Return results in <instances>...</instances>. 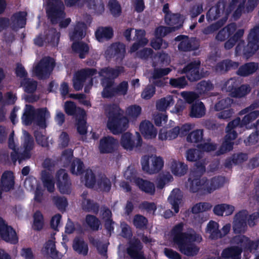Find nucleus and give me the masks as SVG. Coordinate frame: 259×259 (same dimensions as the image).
Listing matches in <instances>:
<instances>
[{
    "instance_id": "f257e3e1",
    "label": "nucleus",
    "mask_w": 259,
    "mask_h": 259,
    "mask_svg": "<svg viewBox=\"0 0 259 259\" xmlns=\"http://www.w3.org/2000/svg\"><path fill=\"white\" fill-rule=\"evenodd\" d=\"M184 224L179 223L173 227L171 230L174 242L177 245L179 251L187 256L196 255L199 248L194 243H200L202 240L201 236L194 230L190 232H183Z\"/></svg>"
},
{
    "instance_id": "f03ea898",
    "label": "nucleus",
    "mask_w": 259,
    "mask_h": 259,
    "mask_svg": "<svg viewBox=\"0 0 259 259\" xmlns=\"http://www.w3.org/2000/svg\"><path fill=\"white\" fill-rule=\"evenodd\" d=\"M200 177L191 175L188 179L190 192L194 193L203 190L207 193H211L217 189L222 187L225 183V177L222 176L214 177L210 180L205 177L202 179Z\"/></svg>"
},
{
    "instance_id": "7ed1b4c3",
    "label": "nucleus",
    "mask_w": 259,
    "mask_h": 259,
    "mask_svg": "<svg viewBox=\"0 0 259 259\" xmlns=\"http://www.w3.org/2000/svg\"><path fill=\"white\" fill-rule=\"evenodd\" d=\"M123 114V111L118 105L113 104L110 106L107 126L114 135L122 133L128 126V120Z\"/></svg>"
},
{
    "instance_id": "20e7f679",
    "label": "nucleus",
    "mask_w": 259,
    "mask_h": 259,
    "mask_svg": "<svg viewBox=\"0 0 259 259\" xmlns=\"http://www.w3.org/2000/svg\"><path fill=\"white\" fill-rule=\"evenodd\" d=\"M247 40L248 44L246 46H244L245 42L241 39L238 41L235 52L238 55L242 54L244 57L249 58L259 49V23L250 29Z\"/></svg>"
},
{
    "instance_id": "39448f33",
    "label": "nucleus",
    "mask_w": 259,
    "mask_h": 259,
    "mask_svg": "<svg viewBox=\"0 0 259 259\" xmlns=\"http://www.w3.org/2000/svg\"><path fill=\"white\" fill-rule=\"evenodd\" d=\"M65 7L61 0H49L47 14L53 24L59 23L60 28H66L71 22L68 18L61 20L65 17Z\"/></svg>"
},
{
    "instance_id": "423d86ee",
    "label": "nucleus",
    "mask_w": 259,
    "mask_h": 259,
    "mask_svg": "<svg viewBox=\"0 0 259 259\" xmlns=\"http://www.w3.org/2000/svg\"><path fill=\"white\" fill-rule=\"evenodd\" d=\"M55 66V62L50 57L42 58L33 68V72L39 79H45L49 77Z\"/></svg>"
},
{
    "instance_id": "0eeeda50",
    "label": "nucleus",
    "mask_w": 259,
    "mask_h": 259,
    "mask_svg": "<svg viewBox=\"0 0 259 259\" xmlns=\"http://www.w3.org/2000/svg\"><path fill=\"white\" fill-rule=\"evenodd\" d=\"M64 166L67 167L70 164V172L73 175H80L84 172L83 162L79 158L72 160L73 151L71 149L65 150L62 152Z\"/></svg>"
},
{
    "instance_id": "6e6552de",
    "label": "nucleus",
    "mask_w": 259,
    "mask_h": 259,
    "mask_svg": "<svg viewBox=\"0 0 259 259\" xmlns=\"http://www.w3.org/2000/svg\"><path fill=\"white\" fill-rule=\"evenodd\" d=\"M142 170L149 174L159 172L164 165L163 159L160 157H151L149 155H144L141 159Z\"/></svg>"
},
{
    "instance_id": "1a4fd4ad",
    "label": "nucleus",
    "mask_w": 259,
    "mask_h": 259,
    "mask_svg": "<svg viewBox=\"0 0 259 259\" xmlns=\"http://www.w3.org/2000/svg\"><path fill=\"white\" fill-rule=\"evenodd\" d=\"M97 73L95 68H85L77 71L73 78V87L76 91L82 90L88 78L92 77Z\"/></svg>"
},
{
    "instance_id": "9d476101",
    "label": "nucleus",
    "mask_w": 259,
    "mask_h": 259,
    "mask_svg": "<svg viewBox=\"0 0 259 259\" xmlns=\"http://www.w3.org/2000/svg\"><path fill=\"white\" fill-rule=\"evenodd\" d=\"M56 178L57 185L61 193L70 194L71 192V183L65 169H59L57 171Z\"/></svg>"
},
{
    "instance_id": "9b49d317",
    "label": "nucleus",
    "mask_w": 259,
    "mask_h": 259,
    "mask_svg": "<svg viewBox=\"0 0 259 259\" xmlns=\"http://www.w3.org/2000/svg\"><path fill=\"white\" fill-rule=\"evenodd\" d=\"M0 236L3 240L11 244H16L18 242L15 230L6 224L2 218H0Z\"/></svg>"
},
{
    "instance_id": "f8f14e48",
    "label": "nucleus",
    "mask_w": 259,
    "mask_h": 259,
    "mask_svg": "<svg viewBox=\"0 0 259 259\" xmlns=\"http://www.w3.org/2000/svg\"><path fill=\"white\" fill-rule=\"evenodd\" d=\"M201 62L199 60L189 63L183 68V72L186 73L187 79L191 82L196 81L202 77L200 73Z\"/></svg>"
},
{
    "instance_id": "ddd939ff",
    "label": "nucleus",
    "mask_w": 259,
    "mask_h": 259,
    "mask_svg": "<svg viewBox=\"0 0 259 259\" xmlns=\"http://www.w3.org/2000/svg\"><path fill=\"white\" fill-rule=\"evenodd\" d=\"M118 141L114 137L107 136L100 139L99 150L101 154L114 153L117 149Z\"/></svg>"
},
{
    "instance_id": "4468645a",
    "label": "nucleus",
    "mask_w": 259,
    "mask_h": 259,
    "mask_svg": "<svg viewBox=\"0 0 259 259\" xmlns=\"http://www.w3.org/2000/svg\"><path fill=\"white\" fill-rule=\"evenodd\" d=\"M247 211L244 209L235 214L233 222V229L235 234H240L245 231L247 228Z\"/></svg>"
},
{
    "instance_id": "2eb2a0df",
    "label": "nucleus",
    "mask_w": 259,
    "mask_h": 259,
    "mask_svg": "<svg viewBox=\"0 0 259 259\" xmlns=\"http://www.w3.org/2000/svg\"><path fill=\"white\" fill-rule=\"evenodd\" d=\"M137 136L136 138V142L133 139V135L129 132H126L121 135L120 139V144L121 146L126 150H132L134 147H141L143 141L140 134L136 132Z\"/></svg>"
},
{
    "instance_id": "dca6fc26",
    "label": "nucleus",
    "mask_w": 259,
    "mask_h": 259,
    "mask_svg": "<svg viewBox=\"0 0 259 259\" xmlns=\"http://www.w3.org/2000/svg\"><path fill=\"white\" fill-rule=\"evenodd\" d=\"M143 245L138 238L130 242L127 253L132 259H146L143 250Z\"/></svg>"
},
{
    "instance_id": "f3484780",
    "label": "nucleus",
    "mask_w": 259,
    "mask_h": 259,
    "mask_svg": "<svg viewBox=\"0 0 259 259\" xmlns=\"http://www.w3.org/2000/svg\"><path fill=\"white\" fill-rule=\"evenodd\" d=\"M226 4L223 1H218L216 4L210 8L206 13V17L208 22L218 19L225 11Z\"/></svg>"
},
{
    "instance_id": "a211bd4d",
    "label": "nucleus",
    "mask_w": 259,
    "mask_h": 259,
    "mask_svg": "<svg viewBox=\"0 0 259 259\" xmlns=\"http://www.w3.org/2000/svg\"><path fill=\"white\" fill-rule=\"evenodd\" d=\"M115 81L109 77H103L101 84L103 87L102 96L103 98H112L116 96L115 88L114 87Z\"/></svg>"
},
{
    "instance_id": "6ab92c4d",
    "label": "nucleus",
    "mask_w": 259,
    "mask_h": 259,
    "mask_svg": "<svg viewBox=\"0 0 259 259\" xmlns=\"http://www.w3.org/2000/svg\"><path fill=\"white\" fill-rule=\"evenodd\" d=\"M15 177L12 171H5L0 179V185L4 190V192H8L14 189Z\"/></svg>"
},
{
    "instance_id": "aec40b11",
    "label": "nucleus",
    "mask_w": 259,
    "mask_h": 259,
    "mask_svg": "<svg viewBox=\"0 0 259 259\" xmlns=\"http://www.w3.org/2000/svg\"><path fill=\"white\" fill-rule=\"evenodd\" d=\"M27 13L19 11L14 13L11 17V27L13 30L25 27L26 24Z\"/></svg>"
},
{
    "instance_id": "412c9836",
    "label": "nucleus",
    "mask_w": 259,
    "mask_h": 259,
    "mask_svg": "<svg viewBox=\"0 0 259 259\" xmlns=\"http://www.w3.org/2000/svg\"><path fill=\"white\" fill-rule=\"evenodd\" d=\"M134 183L139 190L143 192L150 195H153L155 194V186L153 182L141 178H137Z\"/></svg>"
},
{
    "instance_id": "4be33fe9",
    "label": "nucleus",
    "mask_w": 259,
    "mask_h": 259,
    "mask_svg": "<svg viewBox=\"0 0 259 259\" xmlns=\"http://www.w3.org/2000/svg\"><path fill=\"white\" fill-rule=\"evenodd\" d=\"M140 131L145 139L155 138L157 135V130L149 120H145L140 123Z\"/></svg>"
},
{
    "instance_id": "5701e85b",
    "label": "nucleus",
    "mask_w": 259,
    "mask_h": 259,
    "mask_svg": "<svg viewBox=\"0 0 259 259\" xmlns=\"http://www.w3.org/2000/svg\"><path fill=\"white\" fill-rule=\"evenodd\" d=\"M50 117V112L46 107L38 108L35 110V122L40 128H45L47 127L46 120Z\"/></svg>"
},
{
    "instance_id": "b1692460",
    "label": "nucleus",
    "mask_w": 259,
    "mask_h": 259,
    "mask_svg": "<svg viewBox=\"0 0 259 259\" xmlns=\"http://www.w3.org/2000/svg\"><path fill=\"white\" fill-rule=\"evenodd\" d=\"M64 111L68 115L75 117L83 116L85 114L83 109L77 107L75 103L71 101L65 102Z\"/></svg>"
},
{
    "instance_id": "393cba45",
    "label": "nucleus",
    "mask_w": 259,
    "mask_h": 259,
    "mask_svg": "<svg viewBox=\"0 0 259 259\" xmlns=\"http://www.w3.org/2000/svg\"><path fill=\"white\" fill-rule=\"evenodd\" d=\"M242 127L240 124V118L238 117L229 122L226 128V132L227 135L225 136V139L232 141L235 140L237 137V133L234 130V128L237 127Z\"/></svg>"
},
{
    "instance_id": "a878e982",
    "label": "nucleus",
    "mask_w": 259,
    "mask_h": 259,
    "mask_svg": "<svg viewBox=\"0 0 259 259\" xmlns=\"http://www.w3.org/2000/svg\"><path fill=\"white\" fill-rule=\"evenodd\" d=\"M124 68L122 66H117L116 68L110 67H106L102 68L99 72L100 76L109 77L114 80L121 73L123 72Z\"/></svg>"
},
{
    "instance_id": "bb28decb",
    "label": "nucleus",
    "mask_w": 259,
    "mask_h": 259,
    "mask_svg": "<svg viewBox=\"0 0 259 259\" xmlns=\"http://www.w3.org/2000/svg\"><path fill=\"white\" fill-rule=\"evenodd\" d=\"M258 68V63L252 62H247L239 67L237 73L240 76L246 77L253 74Z\"/></svg>"
},
{
    "instance_id": "cd10ccee",
    "label": "nucleus",
    "mask_w": 259,
    "mask_h": 259,
    "mask_svg": "<svg viewBox=\"0 0 259 259\" xmlns=\"http://www.w3.org/2000/svg\"><path fill=\"white\" fill-rule=\"evenodd\" d=\"M238 62L229 59H225L218 62L215 66L214 69L216 72L223 73L231 69H235L238 68Z\"/></svg>"
},
{
    "instance_id": "c85d7f7f",
    "label": "nucleus",
    "mask_w": 259,
    "mask_h": 259,
    "mask_svg": "<svg viewBox=\"0 0 259 259\" xmlns=\"http://www.w3.org/2000/svg\"><path fill=\"white\" fill-rule=\"evenodd\" d=\"M72 248L73 250L79 254L85 256L89 252V247L83 238L79 237H75L72 243Z\"/></svg>"
},
{
    "instance_id": "c756f323",
    "label": "nucleus",
    "mask_w": 259,
    "mask_h": 259,
    "mask_svg": "<svg viewBox=\"0 0 259 259\" xmlns=\"http://www.w3.org/2000/svg\"><path fill=\"white\" fill-rule=\"evenodd\" d=\"M242 250L241 248L233 246L224 249L221 253V257L223 259L236 258L241 257Z\"/></svg>"
},
{
    "instance_id": "7c9ffc66",
    "label": "nucleus",
    "mask_w": 259,
    "mask_h": 259,
    "mask_svg": "<svg viewBox=\"0 0 259 259\" xmlns=\"http://www.w3.org/2000/svg\"><path fill=\"white\" fill-rule=\"evenodd\" d=\"M35 110L30 105H26L21 119L23 124L26 126L30 125L35 121Z\"/></svg>"
},
{
    "instance_id": "2f4dec72",
    "label": "nucleus",
    "mask_w": 259,
    "mask_h": 259,
    "mask_svg": "<svg viewBox=\"0 0 259 259\" xmlns=\"http://www.w3.org/2000/svg\"><path fill=\"white\" fill-rule=\"evenodd\" d=\"M95 36L99 42L109 40L113 36V29L110 27H99L95 32Z\"/></svg>"
},
{
    "instance_id": "473e14b6",
    "label": "nucleus",
    "mask_w": 259,
    "mask_h": 259,
    "mask_svg": "<svg viewBox=\"0 0 259 259\" xmlns=\"http://www.w3.org/2000/svg\"><path fill=\"white\" fill-rule=\"evenodd\" d=\"M71 48L74 53L79 54L80 59L85 58L89 52L88 45L83 41H74L72 44Z\"/></svg>"
},
{
    "instance_id": "72a5a7b5",
    "label": "nucleus",
    "mask_w": 259,
    "mask_h": 259,
    "mask_svg": "<svg viewBox=\"0 0 259 259\" xmlns=\"http://www.w3.org/2000/svg\"><path fill=\"white\" fill-rule=\"evenodd\" d=\"M87 28L85 24L83 22H78L74 27V31L70 35V39L73 41H77L84 36Z\"/></svg>"
},
{
    "instance_id": "f704fd0d",
    "label": "nucleus",
    "mask_w": 259,
    "mask_h": 259,
    "mask_svg": "<svg viewBox=\"0 0 259 259\" xmlns=\"http://www.w3.org/2000/svg\"><path fill=\"white\" fill-rule=\"evenodd\" d=\"M199 45L194 40L185 38L182 40L178 45V48L179 51L182 52H190L197 50L199 48Z\"/></svg>"
},
{
    "instance_id": "c9c22d12",
    "label": "nucleus",
    "mask_w": 259,
    "mask_h": 259,
    "mask_svg": "<svg viewBox=\"0 0 259 259\" xmlns=\"http://www.w3.org/2000/svg\"><path fill=\"white\" fill-rule=\"evenodd\" d=\"M205 114V108L201 101L196 102L191 106L190 116L194 118H201Z\"/></svg>"
},
{
    "instance_id": "e433bc0d",
    "label": "nucleus",
    "mask_w": 259,
    "mask_h": 259,
    "mask_svg": "<svg viewBox=\"0 0 259 259\" xmlns=\"http://www.w3.org/2000/svg\"><path fill=\"white\" fill-rule=\"evenodd\" d=\"M164 21L168 26L178 27V30L183 26V23L181 15L179 13H172L169 16L167 15L166 17L164 18Z\"/></svg>"
},
{
    "instance_id": "4c0bfd02",
    "label": "nucleus",
    "mask_w": 259,
    "mask_h": 259,
    "mask_svg": "<svg viewBox=\"0 0 259 259\" xmlns=\"http://www.w3.org/2000/svg\"><path fill=\"white\" fill-rule=\"evenodd\" d=\"M171 169L175 176L181 177L186 174L188 170V166L184 162L174 160L171 163Z\"/></svg>"
},
{
    "instance_id": "58836bf2",
    "label": "nucleus",
    "mask_w": 259,
    "mask_h": 259,
    "mask_svg": "<svg viewBox=\"0 0 259 259\" xmlns=\"http://www.w3.org/2000/svg\"><path fill=\"white\" fill-rule=\"evenodd\" d=\"M97 187L102 192H109L111 188V182L105 175H101L97 180Z\"/></svg>"
},
{
    "instance_id": "ea45409f",
    "label": "nucleus",
    "mask_w": 259,
    "mask_h": 259,
    "mask_svg": "<svg viewBox=\"0 0 259 259\" xmlns=\"http://www.w3.org/2000/svg\"><path fill=\"white\" fill-rule=\"evenodd\" d=\"M174 103L173 96L168 95L156 102V108L160 111H164L168 107L173 105Z\"/></svg>"
},
{
    "instance_id": "a19ab883",
    "label": "nucleus",
    "mask_w": 259,
    "mask_h": 259,
    "mask_svg": "<svg viewBox=\"0 0 259 259\" xmlns=\"http://www.w3.org/2000/svg\"><path fill=\"white\" fill-rule=\"evenodd\" d=\"M244 30L242 29H238L232 36L229 37L225 44L224 47L226 50H230L232 48L236 42L239 41L242 37L244 34Z\"/></svg>"
},
{
    "instance_id": "79ce46f5",
    "label": "nucleus",
    "mask_w": 259,
    "mask_h": 259,
    "mask_svg": "<svg viewBox=\"0 0 259 259\" xmlns=\"http://www.w3.org/2000/svg\"><path fill=\"white\" fill-rule=\"evenodd\" d=\"M227 19V17L225 16L216 22L206 27L203 30V33L205 34H209L217 31L225 24Z\"/></svg>"
},
{
    "instance_id": "37998d69",
    "label": "nucleus",
    "mask_w": 259,
    "mask_h": 259,
    "mask_svg": "<svg viewBox=\"0 0 259 259\" xmlns=\"http://www.w3.org/2000/svg\"><path fill=\"white\" fill-rule=\"evenodd\" d=\"M21 85L24 88L25 92L32 94L36 90L37 82L36 80L27 78L21 81Z\"/></svg>"
},
{
    "instance_id": "c03bdc74",
    "label": "nucleus",
    "mask_w": 259,
    "mask_h": 259,
    "mask_svg": "<svg viewBox=\"0 0 259 259\" xmlns=\"http://www.w3.org/2000/svg\"><path fill=\"white\" fill-rule=\"evenodd\" d=\"M133 223L134 226L137 229L144 230L147 228L148 221L145 217L141 214H138L134 216Z\"/></svg>"
},
{
    "instance_id": "a18cd8bd",
    "label": "nucleus",
    "mask_w": 259,
    "mask_h": 259,
    "mask_svg": "<svg viewBox=\"0 0 259 259\" xmlns=\"http://www.w3.org/2000/svg\"><path fill=\"white\" fill-rule=\"evenodd\" d=\"M250 87L248 84L237 85L235 90L231 93V97L233 98H241L247 95L250 92Z\"/></svg>"
},
{
    "instance_id": "49530a36",
    "label": "nucleus",
    "mask_w": 259,
    "mask_h": 259,
    "mask_svg": "<svg viewBox=\"0 0 259 259\" xmlns=\"http://www.w3.org/2000/svg\"><path fill=\"white\" fill-rule=\"evenodd\" d=\"M85 223L92 230L95 231L99 230L101 225V222L97 217L89 214L85 216Z\"/></svg>"
},
{
    "instance_id": "de8ad7c7",
    "label": "nucleus",
    "mask_w": 259,
    "mask_h": 259,
    "mask_svg": "<svg viewBox=\"0 0 259 259\" xmlns=\"http://www.w3.org/2000/svg\"><path fill=\"white\" fill-rule=\"evenodd\" d=\"M116 60L122 59L125 52V46L123 43L117 42L111 44Z\"/></svg>"
},
{
    "instance_id": "09e8293b",
    "label": "nucleus",
    "mask_w": 259,
    "mask_h": 259,
    "mask_svg": "<svg viewBox=\"0 0 259 259\" xmlns=\"http://www.w3.org/2000/svg\"><path fill=\"white\" fill-rule=\"evenodd\" d=\"M180 128L177 126L165 132V134H162L160 132L159 138L162 140H171L176 139L179 134L180 135Z\"/></svg>"
},
{
    "instance_id": "8fccbe9b",
    "label": "nucleus",
    "mask_w": 259,
    "mask_h": 259,
    "mask_svg": "<svg viewBox=\"0 0 259 259\" xmlns=\"http://www.w3.org/2000/svg\"><path fill=\"white\" fill-rule=\"evenodd\" d=\"M203 130H196L191 132L187 137V141L189 143H197L203 139Z\"/></svg>"
},
{
    "instance_id": "3c124183",
    "label": "nucleus",
    "mask_w": 259,
    "mask_h": 259,
    "mask_svg": "<svg viewBox=\"0 0 259 259\" xmlns=\"http://www.w3.org/2000/svg\"><path fill=\"white\" fill-rule=\"evenodd\" d=\"M247 113V114L243 117L242 120L240 119L241 127L246 126L250 122L255 120L259 117V110H258L250 111Z\"/></svg>"
},
{
    "instance_id": "603ef678",
    "label": "nucleus",
    "mask_w": 259,
    "mask_h": 259,
    "mask_svg": "<svg viewBox=\"0 0 259 259\" xmlns=\"http://www.w3.org/2000/svg\"><path fill=\"white\" fill-rule=\"evenodd\" d=\"M82 207L87 212H91L97 214L99 211L100 206L97 202L89 199L85 202H83Z\"/></svg>"
},
{
    "instance_id": "864d4df0",
    "label": "nucleus",
    "mask_w": 259,
    "mask_h": 259,
    "mask_svg": "<svg viewBox=\"0 0 259 259\" xmlns=\"http://www.w3.org/2000/svg\"><path fill=\"white\" fill-rule=\"evenodd\" d=\"M24 140L22 144L24 150L31 152L34 148V139L26 131H23Z\"/></svg>"
},
{
    "instance_id": "5fc2aeb1",
    "label": "nucleus",
    "mask_w": 259,
    "mask_h": 259,
    "mask_svg": "<svg viewBox=\"0 0 259 259\" xmlns=\"http://www.w3.org/2000/svg\"><path fill=\"white\" fill-rule=\"evenodd\" d=\"M85 185L89 188H94L97 182L96 176L92 169H87L85 171L84 177Z\"/></svg>"
},
{
    "instance_id": "6e6d98bb",
    "label": "nucleus",
    "mask_w": 259,
    "mask_h": 259,
    "mask_svg": "<svg viewBox=\"0 0 259 259\" xmlns=\"http://www.w3.org/2000/svg\"><path fill=\"white\" fill-rule=\"evenodd\" d=\"M44 226V217L40 211H36L33 215L32 228L34 230L40 231Z\"/></svg>"
},
{
    "instance_id": "4d7b16f0",
    "label": "nucleus",
    "mask_w": 259,
    "mask_h": 259,
    "mask_svg": "<svg viewBox=\"0 0 259 259\" xmlns=\"http://www.w3.org/2000/svg\"><path fill=\"white\" fill-rule=\"evenodd\" d=\"M240 84V82L238 79L231 78L225 83L223 90H226V92H229L231 96V93L234 92L237 85H239Z\"/></svg>"
},
{
    "instance_id": "13d9d810",
    "label": "nucleus",
    "mask_w": 259,
    "mask_h": 259,
    "mask_svg": "<svg viewBox=\"0 0 259 259\" xmlns=\"http://www.w3.org/2000/svg\"><path fill=\"white\" fill-rule=\"evenodd\" d=\"M187 160L189 161H196L202 158V153L199 150L196 149H190L186 152Z\"/></svg>"
},
{
    "instance_id": "bf43d9fd",
    "label": "nucleus",
    "mask_w": 259,
    "mask_h": 259,
    "mask_svg": "<svg viewBox=\"0 0 259 259\" xmlns=\"http://www.w3.org/2000/svg\"><path fill=\"white\" fill-rule=\"evenodd\" d=\"M169 84L173 88L183 89L188 84V83L185 77L183 76L177 78H170Z\"/></svg>"
},
{
    "instance_id": "052dcab7",
    "label": "nucleus",
    "mask_w": 259,
    "mask_h": 259,
    "mask_svg": "<svg viewBox=\"0 0 259 259\" xmlns=\"http://www.w3.org/2000/svg\"><path fill=\"white\" fill-rule=\"evenodd\" d=\"M53 202L57 208L60 211L65 210L68 205V201L65 197L54 196Z\"/></svg>"
},
{
    "instance_id": "680f3d73",
    "label": "nucleus",
    "mask_w": 259,
    "mask_h": 259,
    "mask_svg": "<svg viewBox=\"0 0 259 259\" xmlns=\"http://www.w3.org/2000/svg\"><path fill=\"white\" fill-rule=\"evenodd\" d=\"M234 142L225 139L219 149L217 151V154L220 155L229 152L233 149Z\"/></svg>"
},
{
    "instance_id": "e2e57ef3",
    "label": "nucleus",
    "mask_w": 259,
    "mask_h": 259,
    "mask_svg": "<svg viewBox=\"0 0 259 259\" xmlns=\"http://www.w3.org/2000/svg\"><path fill=\"white\" fill-rule=\"evenodd\" d=\"M232 103V100L230 98H226L219 101L217 102L214 106L215 110L216 111H223L229 109L231 104Z\"/></svg>"
},
{
    "instance_id": "0e129e2a",
    "label": "nucleus",
    "mask_w": 259,
    "mask_h": 259,
    "mask_svg": "<svg viewBox=\"0 0 259 259\" xmlns=\"http://www.w3.org/2000/svg\"><path fill=\"white\" fill-rule=\"evenodd\" d=\"M60 33L55 29L46 35V39L49 44L54 46H57L59 41Z\"/></svg>"
},
{
    "instance_id": "69168bd1",
    "label": "nucleus",
    "mask_w": 259,
    "mask_h": 259,
    "mask_svg": "<svg viewBox=\"0 0 259 259\" xmlns=\"http://www.w3.org/2000/svg\"><path fill=\"white\" fill-rule=\"evenodd\" d=\"M108 7L111 13L114 16H118L121 12V7L116 0H110Z\"/></svg>"
},
{
    "instance_id": "338daca9",
    "label": "nucleus",
    "mask_w": 259,
    "mask_h": 259,
    "mask_svg": "<svg viewBox=\"0 0 259 259\" xmlns=\"http://www.w3.org/2000/svg\"><path fill=\"white\" fill-rule=\"evenodd\" d=\"M194 171L192 175L201 177L205 171V166L204 161L198 160L195 161Z\"/></svg>"
},
{
    "instance_id": "774afa93",
    "label": "nucleus",
    "mask_w": 259,
    "mask_h": 259,
    "mask_svg": "<svg viewBox=\"0 0 259 259\" xmlns=\"http://www.w3.org/2000/svg\"><path fill=\"white\" fill-rule=\"evenodd\" d=\"M155 93V88L152 84L147 85L141 93V97L145 100L151 99Z\"/></svg>"
}]
</instances>
